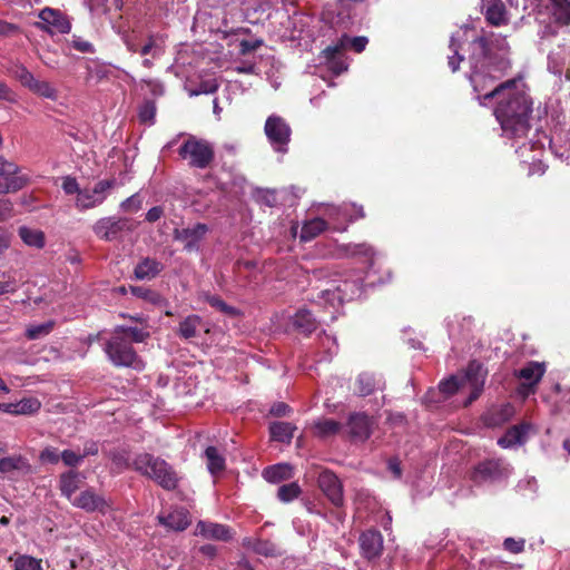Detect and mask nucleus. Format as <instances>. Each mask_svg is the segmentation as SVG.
<instances>
[{
    "label": "nucleus",
    "mask_w": 570,
    "mask_h": 570,
    "mask_svg": "<svg viewBox=\"0 0 570 570\" xmlns=\"http://www.w3.org/2000/svg\"><path fill=\"white\" fill-rule=\"evenodd\" d=\"M468 45L470 49V82L481 106L495 101L494 116L501 126L503 136L521 138L527 135L530 125L531 101L523 90L521 79H511L497 85L510 68L509 45L505 37L491 33L478 37L474 29L463 27L450 39L448 65L455 72L463 60L461 51Z\"/></svg>",
    "instance_id": "f257e3e1"
},
{
    "label": "nucleus",
    "mask_w": 570,
    "mask_h": 570,
    "mask_svg": "<svg viewBox=\"0 0 570 570\" xmlns=\"http://www.w3.org/2000/svg\"><path fill=\"white\" fill-rule=\"evenodd\" d=\"M484 380L485 371L483 366L478 362H471L463 374L452 375L441 381L439 390L445 396L452 395L458 391L469 392V396L464 402L465 405H469L481 394Z\"/></svg>",
    "instance_id": "f03ea898"
},
{
    "label": "nucleus",
    "mask_w": 570,
    "mask_h": 570,
    "mask_svg": "<svg viewBox=\"0 0 570 570\" xmlns=\"http://www.w3.org/2000/svg\"><path fill=\"white\" fill-rule=\"evenodd\" d=\"M134 469L140 474L154 480L166 490H174L178 484L175 470L165 460L149 453L136 455Z\"/></svg>",
    "instance_id": "7ed1b4c3"
},
{
    "label": "nucleus",
    "mask_w": 570,
    "mask_h": 570,
    "mask_svg": "<svg viewBox=\"0 0 570 570\" xmlns=\"http://www.w3.org/2000/svg\"><path fill=\"white\" fill-rule=\"evenodd\" d=\"M104 351L110 363L117 367L144 368L142 361L137 355L129 340L121 332L114 330L104 345Z\"/></svg>",
    "instance_id": "20e7f679"
},
{
    "label": "nucleus",
    "mask_w": 570,
    "mask_h": 570,
    "mask_svg": "<svg viewBox=\"0 0 570 570\" xmlns=\"http://www.w3.org/2000/svg\"><path fill=\"white\" fill-rule=\"evenodd\" d=\"M364 279L362 277H345L332 279L330 286L321 291V298L332 307L340 306L345 301L360 297L363 293Z\"/></svg>",
    "instance_id": "39448f33"
},
{
    "label": "nucleus",
    "mask_w": 570,
    "mask_h": 570,
    "mask_svg": "<svg viewBox=\"0 0 570 570\" xmlns=\"http://www.w3.org/2000/svg\"><path fill=\"white\" fill-rule=\"evenodd\" d=\"M367 42L368 40L366 37L350 38L344 35L336 43L326 47L322 51V56L324 57L328 69L332 70L335 75H340L347 69V65L342 59L337 58L341 51L350 47L355 52H362L365 49Z\"/></svg>",
    "instance_id": "423d86ee"
},
{
    "label": "nucleus",
    "mask_w": 570,
    "mask_h": 570,
    "mask_svg": "<svg viewBox=\"0 0 570 570\" xmlns=\"http://www.w3.org/2000/svg\"><path fill=\"white\" fill-rule=\"evenodd\" d=\"M179 156L188 160L189 166L206 168L214 158L213 147L205 140L189 137L179 148Z\"/></svg>",
    "instance_id": "0eeeda50"
},
{
    "label": "nucleus",
    "mask_w": 570,
    "mask_h": 570,
    "mask_svg": "<svg viewBox=\"0 0 570 570\" xmlns=\"http://www.w3.org/2000/svg\"><path fill=\"white\" fill-rule=\"evenodd\" d=\"M264 132L274 151L281 154L287 153L292 129L284 118L278 115L267 117Z\"/></svg>",
    "instance_id": "6e6552de"
},
{
    "label": "nucleus",
    "mask_w": 570,
    "mask_h": 570,
    "mask_svg": "<svg viewBox=\"0 0 570 570\" xmlns=\"http://www.w3.org/2000/svg\"><path fill=\"white\" fill-rule=\"evenodd\" d=\"M30 183V176L14 163L0 156V194L16 193Z\"/></svg>",
    "instance_id": "1a4fd4ad"
},
{
    "label": "nucleus",
    "mask_w": 570,
    "mask_h": 570,
    "mask_svg": "<svg viewBox=\"0 0 570 570\" xmlns=\"http://www.w3.org/2000/svg\"><path fill=\"white\" fill-rule=\"evenodd\" d=\"M71 504L86 512H99L107 514L112 511L111 502L98 494L92 488L82 490L78 495L71 500Z\"/></svg>",
    "instance_id": "9d476101"
},
{
    "label": "nucleus",
    "mask_w": 570,
    "mask_h": 570,
    "mask_svg": "<svg viewBox=\"0 0 570 570\" xmlns=\"http://www.w3.org/2000/svg\"><path fill=\"white\" fill-rule=\"evenodd\" d=\"M92 230L98 238L111 242L122 232L131 230V222L124 217H104L95 223Z\"/></svg>",
    "instance_id": "9b49d317"
},
{
    "label": "nucleus",
    "mask_w": 570,
    "mask_h": 570,
    "mask_svg": "<svg viewBox=\"0 0 570 570\" xmlns=\"http://www.w3.org/2000/svg\"><path fill=\"white\" fill-rule=\"evenodd\" d=\"M38 17L40 21L37 26L51 35L68 33L71 29L70 21L59 9L46 7L39 12Z\"/></svg>",
    "instance_id": "f8f14e48"
},
{
    "label": "nucleus",
    "mask_w": 570,
    "mask_h": 570,
    "mask_svg": "<svg viewBox=\"0 0 570 570\" xmlns=\"http://www.w3.org/2000/svg\"><path fill=\"white\" fill-rule=\"evenodd\" d=\"M344 214V222H353L364 216L363 208L355 204H344L342 206H327L324 212L327 227L337 232H344L345 226L338 220V215Z\"/></svg>",
    "instance_id": "ddd939ff"
},
{
    "label": "nucleus",
    "mask_w": 570,
    "mask_h": 570,
    "mask_svg": "<svg viewBox=\"0 0 570 570\" xmlns=\"http://www.w3.org/2000/svg\"><path fill=\"white\" fill-rule=\"evenodd\" d=\"M546 373V364L543 362H529L519 372L518 377L521 380L519 393L528 396L534 392L537 384L541 381Z\"/></svg>",
    "instance_id": "4468645a"
},
{
    "label": "nucleus",
    "mask_w": 570,
    "mask_h": 570,
    "mask_svg": "<svg viewBox=\"0 0 570 570\" xmlns=\"http://www.w3.org/2000/svg\"><path fill=\"white\" fill-rule=\"evenodd\" d=\"M114 186L112 180H100L92 189H83L78 193L76 206L88 209L99 206L106 199V193Z\"/></svg>",
    "instance_id": "2eb2a0df"
},
{
    "label": "nucleus",
    "mask_w": 570,
    "mask_h": 570,
    "mask_svg": "<svg viewBox=\"0 0 570 570\" xmlns=\"http://www.w3.org/2000/svg\"><path fill=\"white\" fill-rule=\"evenodd\" d=\"M318 487L324 495L335 505L344 502L343 487L338 478L331 471H322L317 479Z\"/></svg>",
    "instance_id": "dca6fc26"
},
{
    "label": "nucleus",
    "mask_w": 570,
    "mask_h": 570,
    "mask_svg": "<svg viewBox=\"0 0 570 570\" xmlns=\"http://www.w3.org/2000/svg\"><path fill=\"white\" fill-rule=\"evenodd\" d=\"M31 473L29 461L22 455L0 459V474L8 480H18Z\"/></svg>",
    "instance_id": "f3484780"
},
{
    "label": "nucleus",
    "mask_w": 570,
    "mask_h": 570,
    "mask_svg": "<svg viewBox=\"0 0 570 570\" xmlns=\"http://www.w3.org/2000/svg\"><path fill=\"white\" fill-rule=\"evenodd\" d=\"M569 41L559 45L548 55V70L553 75L566 76L570 80V55L568 56Z\"/></svg>",
    "instance_id": "a211bd4d"
},
{
    "label": "nucleus",
    "mask_w": 570,
    "mask_h": 570,
    "mask_svg": "<svg viewBox=\"0 0 570 570\" xmlns=\"http://www.w3.org/2000/svg\"><path fill=\"white\" fill-rule=\"evenodd\" d=\"M510 473L509 465L499 460H489L480 463L474 472L473 480L478 483L485 481H495L507 476Z\"/></svg>",
    "instance_id": "6ab92c4d"
},
{
    "label": "nucleus",
    "mask_w": 570,
    "mask_h": 570,
    "mask_svg": "<svg viewBox=\"0 0 570 570\" xmlns=\"http://www.w3.org/2000/svg\"><path fill=\"white\" fill-rule=\"evenodd\" d=\"M208 228L205 224H196L191 227H186L174 232V238L184 245L188 252L197 250L199 242L203 239Z\"/></svg>",
    "instance_id": "aec40b11"
},
{
    "label": "nucleus",
    "mask_w": 570,
    "mask_h": 570,
    "mask_svg": "<svg viewBox=\"0 0 570 570\" xmlns=\"http://www.w3.org/2000/svg\"><path fill=\"white\" fill-rule=\"evenodd\" d=\"M515 414L512 404H501L491 406L482 416L484 425L488 428H500L509 422Z\"/></svg>",
    "instance_id": "412c9836"
},
{
    "label": "nucleus",
    "mask_w": 570,
    "mask_h": 570,
    "mask_svg": "<svg viewBox=\"0 0 570 570\" xmlns=\"http://www.w3.org/2000/svg\"><path fill=\"white\" fill-rule=\"evenodd\" d=\"M532 430L533 426L527 422L513 425L498 440V444L503 449L522 445L525 443L528 435Z\"/></svg>",
    "instance_id": "4be33fe9"
},
{
    "label": "nucleus",
    "mask_w": 570,
    "mask_h": 570,
    "mask_svg": "<svg viewBox=\"0 0 570 570\" xmlns=\"http://www.w3.org/2000/svg\"><path fill=\"white\" fill-rule=\"evenodd\" d=\"M360 544L362 553L367 559L379 557L383 549V538L376 530H368L361 534Z\"/></svg>",
    "instance_id": "5701e85b"
},
{
    "label": "nucleus",
    "mask_w": 570,
    "mask_h": 570,
    "mask_svg": "<svg viewBox=\"0 0 570 570\" xmlns=\"http://www.w3.org/2000/svg\"><path fill=\"white\" fill-rule=\"evenodd\" d=\"M348 433L356 441H365L371 434L372 422L363 413L352 414L347 422Z\"/></svg>",
    "instance_id": "b1692460"
},
{
    "label": "nucleus",
    "mask_w": 570,
    "mask_h": 570,
    "mask_svg": "<svg viewBox=\"0 0 570 570\" xmlns=\"http://www.w3.org/2000/svg\"><path fill=\"white\" fill-rule=\"evenodd\" d=\"M196 534L206 539L228 541L232 539L230 528L224 524L199 521L196 525Z\"/></svg>",
    "instance_id": "393cba45"
},
{
    "label": "nucleus",
    "mask_w": 570,
    "mask_h": 570,
    "mask_svg": "<svg viewBox=\"0 0 570 570\" xmlns=\"http://www.w3.org/2000/svg\"><path fill=\"white\" fill-rule=\"evenodd\" d=\"M481 3L489 23L502 26L508 22V13L501 0H481Z\"/></svg>",
    "instance_id": "a878e982"
},
{
    "label": "nucleus",
    "mask_w": 570,
    "mask_h": 570,
    "mask_svg": "<svg viewBox=\"0 0 570 570\" xmlns=\"http://www.w3.org/2000/svg\"><path fill=\"white\" fill-rule=\"evenodd\" d=\"M41 404L37 399H22L16 403H0V411L13 415H28L39 411Z\"/></svg>",
    "instance_id": "bb28decb"
},
{
    "label": "nucleus",
    "mask_w": 570,
    "mask_h": 570,
    "mask_svg": "<svg viewBox=\"0 0 570 570\" xmlns=\"http://www.w3.org/2000/svg\"><path fill=\"white\" fill-rule=\"evenodd\" d=\"M164 269V265L150 257L142 258L135 267L134 275L138 281H150Z\"/></svg>",
    "instance_id": "cd10ccee"
},
{
    "label": "nucleus",
    "mask_w": 570,
    "mask_h": 570,
    "mask_svg": "<svg viewBox=\"0 0 570 570\" xmlns=\"http://www.w3.org/2000/svg\"><path fill=\"white\" fill-rule=\"evenodd\" d=\"M159 521L165 527L175 531H183L190 523L189 513L183 508L174 509L167 515H159Z\"/></svg>",
    "instance_id": "c85d7f7f"
},
{
    "label": "nucleus",
    "mask_w": 570,
    "mask_h": 570,
    "mask_svg": "<svg viewBox=\"0 0 570 570\" xmlns=\"http://www.w3.org/2000/svg\"><path fill=\"white\" fill-rule=\"evenodd\" d=\"M81 475L79 472L70 470L60 475L59 489L61 494L70 502L76 497V491L80 488Z\"/></svg>",
    "instance_id": "c756f323"
},
{
    "label": "nucleus",
    "mask_w": 570,
    "mask_h": 570,
    "mask_svg": "<svg viewBox=\"0 0 570 570\" xmlns=\"http://www.w3.org/2000/svg\"><path fill=\"white\" fill-rule=\"evenodd\" d=\"M548 9L554 23L559 26L570 23V0H549Z\"/></svg>",
    "instance_id": "7c9ffc66"
},
{
    "label": "nucleus",
    "mask_w": 570,
    "mask_h": 570,
    "mask_svg": "<svg viewBox=\"0 0 570 570\" xmlns=\"http://www.w3.org/2000/svg\"><path fill=\"white\" fill-rule=\"evenodd\" d=\"M383 387V381L381 376L374 373L364 372L361 373L356 381V389L360 395L366 396L372 394L374 391Z\"/></svg>",
    "instance_id": "2f4dec72"
},
{
    "label": "nucleus",
    "mask_w": 570,
    "mask_h": 570,
    "mask_svg": "<svg viewBox=\"0 0 570 570\" xmlns=\"http://www.w3.org/2000/svg\"><path fill=\"white\" fill-rule=\"evenodd\" d=\"M264 479L269 483H278L293 476V466L288 463H278L264 469Z\"/></svg>",
    "instance_id": "473e14b6"
},
{
    "label": "nucleus",
    "mask_w": 570,
    "mask_h": 570,
    "mask_svg": "<svg viewBox=\"0 0 570 570\" xmlns=\"http://www.w3.org/2000/svg\"><path fill=\"white\" fill-rule=\"evenodd\" d=\"M317 320L306 308L298 309L293 316L294 327L304 334H311L317 327Z\"/></svg>",
    "instance_id": "72a5a7b5"
},
{
    "label": "nucleus",
    "mask_w": 570,
    "mask_h": 570,
    "mask_svg": "<svg viewBox=\"0 0 570 570\" xmlns=\"http://www.w3.org/2000/svg\"><path fill=\"white\" fill-rule=\"evenodd\" d=\"M242 544L244 548L264 557H273L277 554L276 546L266 540L247 537L243 539Z\"/></svg>",
    "instance_id": "f704fd0d"
},
{
    "label": "nucleus",
    "mask_w": 570,
    "mask_h": 570,
    "mask_svg": "<svg viewBox=\"0 0 570 570\" xmlns=\"http://www.w3.org/2000/svg\"><path fill=\"white\" fill-rule=\"evenodd\" d=\"M202 326L203 320L200 316L188 315L179 323L177 334L185 340H190L197 336Z\"/></svg>",
    "instance_id": "c9c22d12"
},
{
    "label": "nucleus",
    "mask_w": 570,
    "mask_h": 570,
    "mask_svg": "<svg viewBox=\"0 0 570 570\" xmlns=\"http://www.w3.org/2000/svg\"><path fill=\"white\" fill-rule=\"evenodd\" d=\"M327 228V223L325 218L315 217L304 222L299 238L303 242H308L318 236L322 232Z\"/></svg>",
    "instance_id": "e433bc0d"
},
{
    "label": "nucleus",
    "mask_w": 570,
    "mask_h": 570,
    "mask_svg": "<svg viewBox=\"0 0 570 570\" xmlns=\"http://www.w3.org/2000/svg\"><path fill=\"white\" fill-rule=\"evenodd\" d=\"M206 464L212 475H217L225 469V458L216 446H208L204 452Z\"/></svg>",
    "instance_id": "4c0bfd02"
},
{
    "label": "nucleus",
    "mask_w": 570,
    "mask_h": 570,
    "mask_svg": "<svg viewBox=\"0 0 570 570\" xmlns=\"http://www.w3.org/2000/svg\"><path fill=\"white\" fill-rule=\"evenodd\" d=\"M295 426L288 422H275L271 424L269 432L273 440L289 443L294 436Z\"/></svg>",
    "instance_id": "58836bf2"
},
{
    "label": "nucleus",
    "mask_w": 570,
    "mask_h": 570,
    "mask_svg": "<svg viewBox=\"0 0 570 570\" xmlns=\"http://www.w3.org/2000/svg\"><path fill=\"white\" fill-rule=\"evenodd\" d=\"M130 292L134 296L139 297L154 306H165L167 304L166 299L154 289L142 286H131Z\"/></svg>",
    "instance_id": "ea45409f"
},
{
    "label": "nucleus",
    "mask_w": 570,
    "mask_h": 570,
    "mask_svg": "<svg viewBox=\"0 0 570 570\" xmlns=\"http://www.w3.org/2000/svg\"><path fill=\"white\" fill-rule=\"evenodd\" d=\"M313 429L318 438H328L338 433L341 424L333 419H320L314 422Z\"/></svg>",
    "instance_id": "a19ab883"
},
{
    "label": "nucleus",
    "mask_w": 570,
    "mask_h": 570,
    "mask_svg": "<svg viewBox=\"0 0 570 570\" xmlns=\"http://www.w3.org/2000/svg\"><path fill=\"white\" fill-rule=\"evenodd\" d=\"M19 236L28 246H33L37 248H42L45 246V234L39 229L29 228L26 226L20 227Z\"/></svg>",
    "instance_id": "79ce46f5"
},
{
    "label": "nucleus",
    "mask_w": 570,
    "mask_h": 570,
    "mask_svg": "<svg viewBox=\"0 0 570 570\" xmlns=\"http://www.w3.org/2000/svg\"><path fill=\"white\" fill-rule=\"evenodd\" d=\"M116 332H121L122 335H126L129 342L142 343L149 337V331L147 326H117L115 327Z\"/></svg>",
    "instance_id": "37998d69"
},
{
    "label": "nucleus",
    "mask_w": 570,
    "mask_h": 570,
    "mask_svg": "<svg viewBox=\"0 0 570 570\" xmlns=\"http://www.w3.org/2000/svg\"><path fill=\"white\" fill-rule=\"evenodd\" d=\"M11 73L14 79H17L23 87L28 88L30 91L33 88V83L37 82V78L30 72L24 66L18 65L12 68Z\"/></svg>",
    "instance_id": "c03bdc74"
},
{
    "label": "nucleus",
    "mask_w": 570,
    "mask_h": 570,
    "mask_svg": "<svg viewBox=\"0 0 570 570\" xmlns=\"http://www.w3.org/2000/svg\"><path fill=\"white\" fill-rule=\"evenodd\" d=\"M11 73L14 79H17L23 87L28 88L30 91L33 88V83L37 82V78L30 72L24 66L18 65L12 68Z\"/></svg>",
    "instance_id": "a18cd8bd"
},
{
    "label": "nucleus",
    "mask_w": 570,
    "mask_h": 570,
    "mask_svg": "<svg viewBox=\"0 0 570 570\" xmlns=\"http://www.w3.org/2000/svg\"><path fill=\"white\" fill-rule=\"evenodd\" d=\"M53 327V321H48L41 324H31L26 330V336L29 340H38L50 334Z\"/></svg>",
    "instance_id": "49530a36"
},
{
    "label": "nucleus",
    "mask_w": 570,
    "mask_h": 570,
    "mask_svg": "<svg viewBox=\"0 0 570 570\" xmlns=\"http://www.w3.org/2000/svg\"><path fill=\"white\" fill-rule=\"evenodd\" d=\"M346 254L348 256H364L368 258L371 262V267L373 266V257L375 255L373 248L367 244H348L345 246Z\"/></svg>",
    "instance_id": "de8ad7c7"
},
{
    "label": "nucleus",
    "mask_w": 570,
    "mask_h": 570,
    "mask_svg": "<svg viewBox=\"0 0 570 570\" xmlns=\"http://www.w3.org/2000/svg\"><path fill=\"white\" fill-rule=\"evenodd\" d=\"M301 487L296 482L283 484L278 488L277 498L284 502L288 503L296 499L301 494Z\"/></svg>",
    "instance_id": "09e8293b"
},
{
    "label": "nucleus",
    "mask_w": 570,
    "mask_h": 570,
    "mask_svg": "<svg viewBox=\"0 0 570 570\" xmlns=\"http://www.w3.org/2000/svg\"><path fill=\"white\" fill-rule=\"evenodd\" d=\"M31 91L46 99L57 100L58 98L57 89L50 82L45 80L38 79L37 82L33 83Z\"/></svg>",
    "instance_id": "8fccbe9b"
},
{
    "label": "nucleus",
    "mask_w": 570,
    "mask_h": 570,
    "mask_svg": "<svg viewBox=\"0 0 570 570\" xmlns=\"http://www.w3.org/2000/svg\"><path fill=\"white\" fill-rule=\"evenodd\" d=\"M13 570H42L41 560L27 554L19 556L14 560Z\"/></svg>",
    "instance_id": "3c124183"
},
{
    "label": "nucleus",
    "mask_w": 570,
    "mask_h": 570,
    "mask_svg": "<svg viewBox=\"0 0 570 570\" xmlns=\"http://www.w3.org/2000/svg\"><path fill=\"white\" fill-rule=\"evenodd\" d=\"M206 301L209 303L210 306H213L214 308H216L217 311L222 312L225 315L237 316L239 314L237 308L228 305L217 295H206Z\"/></svg>",
    "instance_id": "603ef678"
},
{
    "label": "nucleus",
    "mask_w": 570,
    "mask_h": 570,
    "mask_svg": "<svg viewBox=\"0 0 570 570\" xmlns=\"http://www.w3.org/2000/svg\"><path fill=\"white\" fill-rule=\"evenodd\" d=\"M321 345L323 347L324 355L321 356L322 361H331L332 357L337 353L338 345L334 336L324 334L321 338Z\"/></svg>",
    "instance_id": "864d4df0"
},
{
    "label": "nucleus",
    "mask_w": 570,
    "mask_h": 570,
    "mask_svg": "<svg viewBox=\"0 0 570 570\" xmlns=\"http://www.w3.org/2000/svg\"><path fill=\"white\" fill-rule=\"evenodd\" d=\"M121 38L127 49L131 52H138L141 41V32L136 30L124 31Z\"/></svg>",
    "instance_id": "5fc2aeb1"
},
{
    "label": "nucleus",
    "mask_w": 570,
    "mask_h": 570,
    "mask_svg": "<svg viewBox=\"0 0 570 570\" xmlns=\"http://www.w3.org/2000/svg\"><path fill=\"white\" fill-rule=\"evenodd\" d=\"M109 458L118 471H122L129 466V454L126 450L112 451Z\"/></svg>",
    "instance_id": "6e6d98bb"
},
{
    "label": "nucleus",
    "mask_w": 570,
    "mask_h": 570,
    "mask_svg": "<svg viewBox=\"0 0 570 570\" xmlns=\"http://www.w3.org/2000/svg\"><path fill=\"white\" fill-rule=\"evenodd\" d=\"M18 288L17 279L9 273H2L0 279V295L16 292Z\"/></svg>",
    "instance_id": "4d7b16f0"
},
{
    "label": "nucleus",
    "mask_w": 570,
    "mask_h": 570,
    "mask_svg": "<svg viewBox=\"0 0 570 570\" xmlns=\"http://www.w3.org/2000/svg\"><path fill=\"white\" fill-rule=\"evenodd\" d=\"M69 43L73 49H76L79 52H82V53H92L94 52L92 43L82 39L81 37L72 36Z\"/></svg>",
    "instance_id": "13d9d810"
},
{
    "label": "nucleus",
    "mask_w": 570,
    "mask_h": 570,
    "mask_svg": "<svg viewBox=\"0 0 570 570\" xmlns=\"http://www.w3.org/2000/svg\"><path fill=\"white\" fill-rule=\"evenodd\" d=\"M61 460L67 466H78L82 462L83 455L72 450H65L61 452Z\"/></svg>",
    "instance_id": "bf43d9fd"
},
{
    "label": "nucleus",
    "mask_w": 570,
    "mask_h": 570,
    "mask_svg": "<svg viewBox=\"0 0 570 570\" xmlns=\"http://www.w3.org/2000/svg\"><path fill=\"white\" fill-rule=\"evenodd\" d=\"M156 114L155 104L151 101L145 102L139 110V119L142 122H153Z\"/></svg>",
    "instance_id": "052dcab7"
},
{
    "label": "nucleus",
    "mask_w": 570,
    "mask_h": 570,
    "mask_svg": "<svg viewBox=\"0 0 570 570\" xmlns=\"http://www.w3.org/2000/svg\"><path fill=\"white\" fill-rule=\"evenodd\" d=\"M138 51L142 56H147V55L151 53L154 57H158L161 55V49L156 43L154 36H150L148 38V41L144 46L139 47Z\"/></svg>",
    "instance_id": "680f3d73"
},
{
    "label": "nucleus",
    "mask_w": 570,
    "mask_h": 570,
    "mask_svg": "<svg viewBox=\"0 0 570 570\" xmlns=\"http://www.w3.org/2000/svg\"><path fill=\"white\" fill-rule=\"evenodd\" d=\"M61 459V453L56 448L48 446L40 453V460L45 463L57 464Z\"/></svg>",
    "instance_id": "e2e57ef3"
},
{
    "label": "nucleus",
    "mask_w": 570,
    "mask_h": 570,
    "mask_svg": "<svg viewBox=\"0 0 570 570\" xmlns=\"http://www.w3.org/2000/svg\"><path fill=\"white\" fill-rule=\"evenodd\" d=\"M120 207L125 212H137L141 207V199L137 194L131 195L120 204Z\"/></svg>",
    "instance_id": "0e129e2a"
},
{
    "label": "nucleus",
    "mask_w": 570,
    "mask_h": 570,
    "mask_svg": "<svg viewBox=\"0 0 570 570\" xmlns=\"http://www.w3.org/2000/svg\"><path fill=\"white\" fill-rule=\"evenodd\" d=\"M503 547L507 551H510L512 553H519V552L523 551V549H524V540L523 539L515 540L513 538H507L503 541Z\"/></svg>",
    "instance_id": "69168bd1"
},
{
    "label": "nucleus",
    "mask_w": 570,
    "mask_h": 570,
    "mask_svg": "<svg viewBox=\"0 0 570 570\" xmlns=\"http://www.w3.org/2000/svg\"><path fill=\"white\" fill-rule=\"evenodd\" d=\"M62 189L67 195H72V194L78 195V193L81 191L79 189V185H78L76 178L70 177V176H67L63 178Z\"/></svg>",
    "instance_id": "338daca9"
},
{
    "label": "nucleus",
    "mask_w": 570,
    "mask_h": 570,
    "mask_svg": "<svg viewBox=\"0 0 570 570\" xmlns=\"http://www.w3.org/2000/svg\"><path fill=\"white\" fill-rule=\"evenodd\" d=\"M262 43L263 42L261 40H255V41L242 40L239 43V52L242 55H246V53L259 48L262 46Z\"/></svg>",
    "instance_id": "774afa93"
}]
</instances>
